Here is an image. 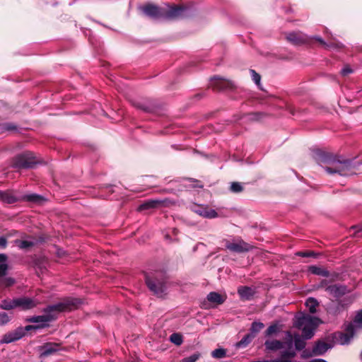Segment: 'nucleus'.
I'll use <instances>...</instances> for the list:
<instances>
[{
    "mask_svg": "<svg viewBox=\"0 0 362 362\" xmlns=\"http://www.w3.org/2000/svg\"><path fill=\"white\" fill-rule=\"evenodd\" d=\"M44 200L45 199L42 196L35 193L16 196L13 194L11 191L0 190V201L6 204H14L21 201H25L31 203H40Z\"/></svg>",
    "mask_w": 362,
    "mask_h": 362,
    "instance_id": "nucleus-5",
    "label": "nucleus"
},
{
    "mask_svg": "<svg viewBox=\"0 0 362 362\" xmlns=\"http://www.w3.org/2000/svg\"><path fill=\"white\" fill-rule=\"evenodd\" d=\"M294 344L296 349L298 351L303 350L305 347V339H302L300 336L296 335L294 337Z\"/></svg>",
    "mask_w": 362,
    "mask_h": 362,
    "instance_id": "nucleus-32",
    "label": "nucleus"
},
{
    "mask_svg": "<svg viewBox=\"0 0 362 362\" xmlns=\"http://www.w3.org/2000/svg\"><path fill=\"white\" fill-rule=\"evenodd\" d=\"M8 257L6 254H0V264H6Z\"/></svg>",
    "mask_w": 362,
    "mask_h": 362,
    "instance_id": "nucleus-50",
    "label": "nucleus"
},
{
    "mask_svg": "<svg viewBox=\"0 0 362 362\" xmlns=\"http://www.w3.org/2000/svg\"><path fill=\"white\" fill-rule=\"evenodd\" d=\"M16 308H20L23 310H28L34 308L37 305V300L29 297L16 298L13 302Z\"/></svg>",
    "mask_w": 362,
    "mask_h": 362,
    "instance_id": "nucleus-15",
    "label": "nucleus"
},
{
    "mask_svg": "<svg viewBox=\"0 0 362 362\" xmlns=\"http://www.w3.org/2000/svg\"><path fill=\"white\" fill-rule=\"evenodd\" d=\"M225 246L227 250L235 253L247 252L252 249V246L250 244L241 239H239L235 242H230L227 240Z\"/></svg>",
    "mask_w": 362,
    "mask_h": 362,
    "instance_id": "nucleus-13",
    "label": "nucleus"
},
{
    "mask_svg": "<svg viewBox=\"0 0 362 362\" xmlns=\"http://www.w3.org/2000/svg\"><path fill=\"white\" fill-rule=\"evenodd\" d=\"M314 158L318 163L330 164L333 166L325 167V170L329 174L338 173L341 176H348L352 173L354 164L351 160H340L333 154L317 150L314 153Z\"/></svg>",
    "mask_w": 362,
    "mask_h": 362,
    "instance_id": "nucleus-2",
    "label": "nucleus"
},
{
    "mask_svg": "<svg viewBox=\"0 0 362 362\" xmlns=\"http://www.w3.org/2000/svg\"><path fill=\"white\" fill-rule=\"evenodd\" d=\"M81 303V300L78 298H68L62 302L55 304L49 305L44 308L42 312L45 315H54V312H63L66 310H71L74 307H76Z\"/></svg>",
    "mask_w": 362,
    "mask_h": 362,
    "instance_id": "nucleus-8",
    "label": "nucleus"
},
{
    "mask_svg": "<svg viewBox=\"0 0 362 362\" xmlns=\"http://www.w3.org/2000/svg\"><path fill=\"white\" fill-rule=\"evenodd\" d=\"M226 356V350L223 348L216 349L211 352V356L214 358H223Z\"/></svg>",
    "mask_w": 362,
    "mask_h": 362,
    "instance_id": "nucleus-35",
    "label": "nucleus"
},
{
    "mask_svg": "<svg viewBox=\"0 0 362 362\" xmlns=\"http://www.w3.org/2000/svg\"><path fill=\"white\" fill-rule=\"evenodd\" d=\"M193 211L199 216L206 218H214L218 217V213L206 206L197 205Z\"/></svg>",
    "mask_w": 362,
    "mask_h": 362,
    "instance_id": "nucleus-17",
    "label": "nucleus"
},
{
    "mask_svg": "<svg viewBox=\"0 0 362 362\" xmlns=\"http://www.w3.org/2000/svg\"><path fill=\"white\" fill-rule=\"evenodd\" d=\"M354 322L356 324H362V309L356 313Z\"/></svg>",
    "mask_w": 362,
    "mask_h": 362,
    "instance_id": "nucleus-43",
    "label": "nucleus"
},
{
    "mask_svg": "<svg viewBox=\"0 0 362 362\" xmlns=\"http://www.w3.org/2000/svg\"><path fill=\"white\" fill-rule=\"evenodd\" d=\"M11 320V317L5 312H0V325L3 326L8 323Z\"/></svg>",
    "mask_w": 362,
    "mask_h": 362,
    "instance_id": "nucleus-38",
    "label": "nucleus"
},
{
    "mask_svg": "<svg viewBox=\"0 0 362 362\" xmlns=\"http://www.w3.org/2000/svg\"><path fill=\"white\" fill-rule=\"evenodd\" d=\"M327 284V280H322L318 286L319 288H323V287H325Z\"/></svg>",
    "mask_w": 362,
    "mask_h": 362,
    "instance_id": "nucleus-52",
    "label": "nucleus"
},
{
    "mask_svg": "<svg viewBox=\"0 0 362 362\" xmlns=\"http://www.w3.org/2000/svg\"><path fill=\"white\" fill-rule=\"evenodd\" d=\"M132 105L144 112H152L155 110V105L148 99H139L132 101Z\"/></svg>",
    "mask_w": 362,
    "mask_h": 362,
    "instance_id": "nucleus-16",
    "label": "nucleus"
},
{
    "mask_svg": "<svg viewBox=\"0 0 362 362\" xmlns=\"http://www.w3.org/2000/svg\"><path fill=\"white\" fill-rule=\"evenodd\" d=\"M361 358L362 360V351H361Z\"/></svg>",
    "mask_w": 362,
    "mask_h": 362,
    "instance_id": "nucleus-57",
    "label": "nucleus"
},
{
    "mask_svg": "<svg viewBox=\"0 0 362 362\" xmlns=\"http://www.w3.org/2000/svg\"><path fill=\"white\" fill-rule=\"evenodd\" d=\"M163 191L165 192H167V193H175L174 189H170V188L165 189H163Z\"/></svg>",
    "mask_w": 362,
    "mask_h": 362,
    "instance_id": "nucleus-55",
    "label": "nucleus"
},
{
    "mask_svg": "<svg viewBox=\"0 0 362 362\" xmlns=\"http://www.w3.org/2000/svg\"><path fill=\"white\" fill-rule=\"evenodd\" d=\"M254 339V334H250V333L245 335L243 339L237 342L236 347L238 348H245L248 346V344L252 341Z\"/></svg>",
    "mask_w": 362,
    "mask_h": 362,
    "instance_id": "nucleus-28",
    "label": "nucleus"
},
{
    "mask_svg": "<svg viewBox=\"0 0 362 362\" xmlns=\"http://www.w3.org/2000/svg\"><path fill=\"white\" fill-rule=\"evenodd\" d=\"M35 266L37 269H40L41 273H43L44 271L46 270V267L44 265L43 263H38V262H35Z\"/></svg>",
    "mask_w": 362,
    "mask_h": 362,
    "instance_id": "nucleus-48",
    "label": "nucleus"
},
{
    "mask_svg": "<svg viewBox=\"0 0 362 362\" xmlns=\"http://www.w3.org/2000/svg\"><path fill=\"white\" fill-rule=\"evenodd\" d=\"M308 271L312 274L326 278L333 276L325 267L317 265L309 266ZM334 276H337V274Z\"/></svg>",
    "mask_w": 362,
    "mask_h": 362,
    "instance_id": "nucleus-21",
    "label": "nucleus"
},
{
    "mask_svg": "<svg viewBox=\"0 0 362 362\" xmlns=\"http://www.w3.org/2000/svg\"><path fill=\"white\" fill-rule=\"evenodd\" d=\"M57 317L54 315H34L27 317L25 321L27 322L39 323L49 325V323L54 320Z\"/></svg>",
    "mask_w": 362,
    "mask_h": 362,
    "instance_id": "nucleus-18",
    "label": "nucleus"
},
{
    "mask_svg": "<svg viewBox=\"0 0 362 362\" xmlns=\"http://www.w3.org/2000/svg\"><path fill=\"white\" fill-rule=\"evenodd\" d=\"M2 129L5 131H13L16 129V127L12 123H4L1 125Z\"/></svg>",
    "mask_w": 362,
    "mask_h": 362,
    "instance_id": "nucleus-42",
    "label": "nucleus"
},
{
    "mask_svg": "<svg viewBox=\"0 0 362 362\" xmlns=\"http://www.w3.org/2000/svg\"><path fill=\"white\" fill-rule=\"evenodd\" d=\"M201 356L200 353L195 352L189 356L185 357L180 362H196Z\"/></svg>",
    "mask_w": 362,
    "mask_h": 362,
    "instance_id": "nucleus-36",
    "label": "nucleus"
},
{
    "mask_svg": "<svg viewBox=\"0 0 362 362\" xmlns=\"http://www.w3.org/2000/svg\"><path fill=\"white\" fill-rule=\"evenodd\" d=\"M36 162L33 160L31 152H25L17 155L13 161V166L16 168H33Z\"/></svg>",
    "mask_w": 362,
    "mask_h": 362,
    "instance_id": "nucleus-10",
    "label": "nucleus"
},
{
    "mask_svg": "<svg viewBox=\"0 0 362 362\" xmlns=\"http://www.w3.org/2000/svg\"><path fill=\"white\" fill-rule=\"evenodd\" d=\"M230 191L235 193H238L243 191V187L240 182H232L230 185Z\"/></svg>",
    "mask_w": 362,
    "mask_h": 362,
    "instance_id": "nucleus-39",
    "label": "nucleus"
},
{
    "mask_svg": "<svg viewBox=\"0 0 362 362\" xmlns=\"http://www.w3.org/2000/svg\"><path fill=\"white\" fill-rule=\"evenodd\" d=\"M49 327V325L45 324H37L35 325H26L25 327H18L13 332L4 334L1 340V342L3 344H8L23 338L25 335L26 332L41 329Z\"/></svg>",
    "mask_w": 362,
    "mask_h": 362,
    "instance_id": "nucleus-6",
    "label": "nucleus"
},
{
    "mask_svg": "<svg viewBox=\"0 0 362 362\" xmlns=\"http://www.w3.org/2000/svg\"><path fill=\"white\" fill-rule=\"evenodd\" d=\"M143 13L153 19H179L187 18L191 15L190 9L184 6L160 7L152 4L140 6Z\"/></svg>",
    "mask_w": 362,
    "mask_h": 362,
    "instance_id": "nucleus-1",
    "label": "nucleus"
},
{
    "mask_svg": "<svg viewBox=\"0 0 362 362\" xmlns=\"http://www.w3.org/2000/svg\"><path fill=\"white\" fill-rule=\"evenodd\" d=\"M312 39H314L316 41L319 42L321 45H322L325 48H327V49H331V48L338 49V48H341L342 47V45L339 44V43H334V42L327 43L320 36L315 35V36L312 37Z\"/></svg>",
    "mask_w": 362,
    "mask_h": 362,
    "instance_id": "nucleus-26",
    "label": "nucleus"
},
{
    "mask_svg": "<svg viewBox=\"0 0 362 362\" xmlns=\"http://www.w3.org/2000/svg\"><path fill=\"white\" fill-rule=\"evenodd\" d=\"M5 284L7 286H12L13 284H14L15 283V280L14 279L11 278V277H7L5 279Z\"/></svg>",
    "mask_w": 362,
    "mask_h": 362,
    "instance_id": "nucleus-49",
    "label": "nucleus"
},
{
    "mask_svg": "<svg viewBox=\"0 0 362 362\" xmlns=\"http://www.w3.org/2000/svg\"><path fill=\"white\" fill-rule=\"evenodd\" d=\"M325 291L336 299L342 298L349 291L346 286L339 284L327 286Z\"/></svg>",
    "mask_w": 362,
    "mask_h": 362,
    "instance_id": "nucleus-14",
    "label": "nucleus"
},
{
    "mask_svg": "<svg viewBox=\"0 0 362 362\" xmlns=\"http://www.w3.org/2000/svg\"><path fill=\"white\" fill-rule=\"evenodd\" d=\"M250 73L251 74V77L255 83L259 86L261 81V76L257 73L254 69H250Z\"/></svg>",
    "mask_w": 362,
    "mask_h": 362,
    "instance_id": "nucleus-37",
    "label": "nucleus"
},
{
    "mask_svg": "<svg viewBox=\"0 0 362 362\" xmlns=\"http://www.w3.org/2000/svg\"><path fill=\"white\" fill-rule=\"evenodd\" d=\"M296 256L302 257H314L317 258L319 257V253H316L314 251H299L296 252Z\"/></svg>",
    "mask_w": 362,
    "mask_h": 362,
    "instance_id": "nucleus-34",
    "label": "nucleus"
},
{
    "mask_svg": "<svg viewBox=\"0 0 362 362\" xmlns=\"http://www.w3.org/2000/svg\"><path fill=\"white\" fill-rule=\"evenodd\" d=\"M291 345H292V344H291V342H290V343H289V348H291Z\"/></svg>",
    "mask_w": 362,
    "mask_h": 362,
    "instance_id": "nucleus-56",
    "label": "nucleus"
},
{
    "mask_svg": "<svg viewBox=\"0 0 362 362\" xmlns=\"http://www.w3.org/2000/svg\"><path fill=\"white\" fill-rule=\"evenodd\" d=\"M14 301L15 298H13L12 300L4 299L0 303V308L6 310L14 309L16 308V305L13 303Z\"/></svg>",
    "mask_w": 362,
    "mask_h": 362,
    "instance_id": "nucleus-29",
    "label": "nucleus"
},
{
    "mask_svg": "<svg viewBox=\"0 0 362 362\" xmlns=\"http://www.w3.org/2000/svg\"><path fill=\"white\" fill-rule=\"evenodd\" d=\"M305 305L308 308L309 312L314 314L317 311L316 308L318 306L319 303L315 298L310 297L306 300Z\"/></svg>",
    "mask_w": 362,
    "mask_h": 362,
    "instance_id": "nucleus-27",
    "label": "nucleus"
},
{
    "mask_svg": "<svg viewBox=\"0 0 362 362\" xmlns=\"http://www.w3.org/2000/svg\"><path fill=\"white\" fill-rule=\"evenodd\" d=\"M8 269L7 264H0V276H4Z\"/></svg>",
    "mask_w": 362,
    "mask_h": 362,
    "instance_id": "nucleus-44",
    "label": "nucleus"
},
{
    "mask_svg": "<svg viewBox=\"0 0 362 362\" xmlns=\"http://www.w3.org/2000/svg\"><path fill=\"white\" fill-rule=\"evenodd\" d=\"M332 339L340 345H347L353 338L344 332H337L332 334Z\"/></svg>",
    "mask_w": 362,
    "mask_h": 362,
    "instance_id": "nucleus-22",
    "label": "nucleus"
},
{
    "mask_svg": "<svg viewBox=\"0 0 362 362\" xmlns=\"http://www.w3.org/2000/svg\"><path fill=\"white\" fill-rule=\"evenodd\" d=\"M310 362H327V361L322 358H315V359H312Z\"/></svg>",
    "mask_w": 362,
    "mask_h": 362,
    "instance_id": "nucleus-54",
    "label": "nucleus"
},
{
    "mask_svg": "<svg viewBox=\"0 0 362 362\" xmlns=\"http://www.w3.org/2000/svg\"><path fill=\"white\" fill-rule=\"evenodd\" d=\"M211 86L218 90H233L236 88L233 81L215 76L211 78Z\"/></svg>",
    "mask_w": 362,
    "mask_h": 362,
    "instance_id": "nucleus-12",
    "label": "nucleus"
},
{
    "mask_svg": "<svg viewBox=\"0 0 362 362\" xmlns=\"http://www.w3.org/2000/svg\"><path fill=\"white\" fill-rule=\"evenodd\" d=\"M356 235L357 237L362 236V228L361 227L356 230Z\"/></svg>",
    "mask_w": 362,
    "mask_h": 362,
    "instance_id": "nucleus-53",
    "label": "nucleus"
},
{
    "mask_svg": "<svg viewBox=\"0 0 362 362\" xmlns=\"http://www.w3.org/2000/svg\"><path fill=\"white\" fill-rule=\"evenodd\" d=\"M7 239L4 236H0V247L4 249L7 246Z\"/></svg>",
    "mask_w": 362,
    "mask_h": 362,
    "instance_id": "nucleus-45",
    "label": "nucleus"
},
{
    "mask_svg": "<svg viewBox=\"0 0 362 362\" xmlns=\"http://www.w3.org/2000/svg\"><path fill=\"white\" fill-rule=\"evenodd\" d=\"M206 299L210 303H215L216 305H221L225 302L226 298L223 297L217 292L212 291L207 295Z\"/></svg>",
    "mask_w": 362,
    "mask_h": 362,
    "instance_id": "nucleus-24",
    "label": "nucleus"
},
{
    "mask_svg": "<svg viewBox=\"0 0 362 362\" xmlns=\"http://www.w3.org/2000/svg\"><path fill=\"white\" fill-rule=\"evenodd\" d=\"M345 331V333L349 334V336H351L352 338L354 337L356 332L355 327L351 323H349L346 325Z\"/></svg>",
    "mask_w": 362,
    "mask_h": 362,
    "instance_id": "nucleus-41",
    "label": "nucleus"
},
{
    "mask_svg": "<svg viewBox=\"0 0 362 362\" xmlns=\"http://www.w3.org/2000/svg\"><path fill=\"white\" fill-rule=\"evenodd\" d=\"M264 345L266 349L270 351L279 350L284 347V343L277 339L267 340Z\"/></svg>",
    "mask_w": 362,
    "mask_h": 362,
    "instance_id": "nucleus-25",
    "label": "nucleus"
},
{
    "mask_svg": "<svg viewBox=\"0 0 362 362\" xmlns=\"http://www.w3.org/2000/svg\"><path fill=\"white\" fill-rule=\"evenodd\" d=\"M264 327V325L261 322H253L251 325L250 329V334H254V337L255 335L261 331L262 329H263Z\"/></svg>",
    "mask_w": 362,
    "mask_h": 362,
    "instance_id": "nucleus-30",
    "label": "nucleus"
},
{
    "mask_svg": "<svg viewBox=\"0 0 362 362\" xmlns=\"http://www.w3.org/2000/svg\"><path fill=\"white\" fill-rule=\"evenodd\" d=\"M59 344L57 343H46L40 347V357L45 358L59 350Z\"/></svg>",
    "mask_w": 362,
    "mask_h": 362,
    "instance_id": "nucleus-19",
    "label": "nucleus"
},
{
    "mask_svg": "<svg viewBox=\"0 0 362 362\" xmlns=\"http://www.w3.org/2000/svg\"><path fill=\"white\" fill-rule=\"evenodd\" d=\"M238 293L243 299L251 300L255 294V291L251 287L240 286L238 289Z\"/></svg>",
    "mask_w": 362,
    "mask_h": 362,
    "instance_id": "nucleus-23",
    "label": "nucleus"
},
{
    "mask_svg": "<svg viewBox=\"0 0 362 362\" xmlns=\"http://www.w3.org/2000/svg\"><path fill=\"white\" fill-rule=\"evenodd\" d=\"M189 180L197 183L196 185H193V187H199V188L203 187V185L202 184H199V182L198 180L193 179V178L189 179Z\"/></svg>",
    "mask_w": 362,
    "mask_h": 362,
    "instance_id": "nucleus-51",
    "label": "nucleus"
},
{
    "mask_svg": "<svg viewBox=\"0 0 362 362\" xmlns=\"http://www.w3.org/2000/svg\"><path fill=\"white\" fill-rule=\"evenodd\" d=\"M334 345L332 343L326 342L323 340H317L315 342L312 350L305 349L303 351V357L309 358L313 356H322L328 350L332 349Z\"/></svg>",
    "mask_w": 362,
    "mask_h": 362,
    "instance_id": "nucleus-9",
    "label": "nucleus"
},
{
    "mask_svg": "<svg viewBox=\"0 0 362 362\" xmlns=\"http://www.w3.org/2000/svg\"><path fill=\"white\" fill-rule=\"evenodd\" d=\"M146 284L148 289L157 296H162L167 289V275L163 271H155L146 274Z\"/></svg>",
    "mask_w": 362,
    "mask_h": 362,
    "instance_id": "nucleus-3",
    "label": "nucleus"
},
{
    "mask_svg": "<svg viewBox=\"0 0 362 362\" xmlns=\"http://www.w3.org/2000/svg\"><path fill=\"white\" fill-rule=\"evenodd\" d=\"M170 341L174 344L180 346L183 342V338L180 333H173L170 336Z\"/></svg>",
    "mask_w": 362,
    "mask_h": 362,
    "instance_id": "nucleus-33",
    "label": "nucleus"
},
{
    "mask_svg": "<svg viewBox=\"0 0 362 362\" xmlns=\"http://www.w3.org/2000/svg\"><path fill=\"white\" fill-rule=\"evenodd\" d=\"M262 115V113L260 112H255V113H252V114H250L249 115V117H250V119H252V120H258L260 119V115Z\"/></svg>",
    "mask_w": 362,
    "mask_h": 362,
    "instance_id": "nucleus-47",
    "label": "nucleus"
},
{
    "mask_svg": "<svg viewBox=\"0 0 362 362\" xmlns=\"http://www.w3.org/2000/svg\"><path fill=\"white\" fill-rule=\"evenodd\" d=\"M359 163H360V164H362V162H360Z\"/></svg>",
    "mask_w": 362,
    "mask_h": 362,
    "instance_id": "nucleus-58",
    "label": "nucleus"
},
{
    "mask_svg": "<svg viewBox=\"0 0 362 362\" xmlns=\"http://www.w3.org/2000/svg\"><path fill=\"white\" fill-rule=\"evenodd\" d=\"M317 320V317L309 315L300 314L296 316L294 325L296 327L302 329L303 337L305 339H310L314 335Z\"/></svg>",
    "mask_w": 362,
    "mask_h": 362,
    "instance_id": "nucleus-4",
    "label": "nucleus"
},
{
    "mask_svg": "<svg viewBox=\"0 0 362 362\" xmlns=\"http://www.w3.org/2000/svg\"><path fill=\"white\" fill-rule=\"evenodd\" d=\"M286 39L288 41L296 45L305 44L308 40L307 35L295 32L288 33L286 36Z\"/></svg>",
    "mask_w": 362,
    "mask_h": 362,
    "instance_id": "nucleus-20",
    "label": "nucleus"
},
{
    "mask_svg": "<svg viewBox=\"0 0 362 362\" xmlns=\"http://www.w3.org/2000/svg\"><path fill=\"white\" fill-rule=\"evenodd\" d=\"M175 202L168 199H148L143 202L138 207V211H142L148 209H153L158 208L160 206H168L170 205L174 204Z\"/></svg>",
    "mask_w": 362,
    "mask_h": 362,
    "instance_id": "nucleus-11",
    "label": "nucleus"
},
{
    "mask_svg": "<svg viewBox=\"0 0 362 362\" xmlns=\"http://www.w3.org/2000/svg\"><path fill=\"white\" fill-rule=\"evenodd\" d=\"M279 328L276 325H270L265 332V335L267 337L271 336L273 334H275L278 332Z\"/></svg>",
    "mask_w": 362,
    "mask_h": 362,
    "instance_id": "nucleus-40",
    "label": "nucleus"
},
{
    "mask_svg": "<svg viewBox=\"0 0 362 362\" xmlns=\"http://www.w3.org/2000/svg\"><path fill=\"white\" fill-rule=\"evenodd\" d=\"M354 300L355 296L354 295L345 296L341 299H335L327 305V312L332 315L338 316L347 311Z\"/></svg>",
    "mask_w": 362,
    "mask_h": 362,
    "instance_id": "nucleus-7",
    "label": "nucleus"
},
{
    "mask_svg": "<svg viewBox=\"0 0 362 362\" xmlns=\"http://www.w3.org/2000/svg\"><path fill=\"white\" fill-rule=\"evenodd\" d=\"M352 72H353V70L349 66H345L341 71V74L343 76H346Z\"/></svg>",
    "mask_w": 362,
    "mask_h": 362,
    "instance_id": "nucleus-46",
    "label": "nucleus"
},
{
    "mask_svg": "<svg viewBox=\"0 0 362 362\" xmlns=\"http://www.w3.org/2000/svg\"><path fill=\"white\" fill-rule=\"evenodd\" d=\"M16 243L17 244V245L18 246L19 248L27 249V248H29V247H33L34 245H35L36 242L33 241V240H16Z\"/></svg>",
    "mask_w": 362,
    "mask_h": 362,
    "instance_id": "nucleus-31",
    "label": "nucleus"
}]
</instances>
